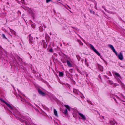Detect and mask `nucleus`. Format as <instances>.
<instances>
[{
	"instance_id": "obj_24",
	"label": "nucleus",
	"mask_w": 125,
	"mask_h": 125,
	"mask_svg": "<svg viewBox=\"0 0 125 125\" xmlns=\"http://www.w3.org/2000/svg\"><path fill=\"white\" fill-rule=\"evenodd\" d=\"M1 101H2L4 103L6 104V103H7L6 102H5L4 100H3L2 99H1Z\"/></svg>"
},
{
	"instance_id": "obj_8",
	"label": "nucleus",
	"mask_w": 125,
	"mask_h": 125,
	"mask_svg": "<svg viewBox=\"0 0 125 125\" xmlns=\"http://www.w3.org/2000/svg\"><path fill=\"white\" fill-rule=\"evenodd\" d=\"M38 92L39 94L42 96H44L46 95L45 93L42 92L40 89L38 90Z\"/></svg>"
},
{
	"instance_id": "obj_28",
	"label": "nucleus",
	"mask_w": 125,
	"mask_h": 125,
	"mask_svg": "<svg viewBox=\"0 0 125 125\" xmlns=\"http://www.w3.org/2000/svg\"><path fill=\"white\" fill-rule=\"evenodd\" d=\"M102 7L104 9V10L106 11H107V10L105 8V7L103 6H102Z\"/></svg>"
},
{
	"instance_id": "obj_6",
	"label": "nucleus",
	"mask_w": 125,
	"mask_h": 125,
	"mask_svg": "<svg viewBox=\"0 0 125 125\" xmlns=\"http://www.w3.org/2000/svg\"><path fill=\"white\" fill-rule=\"evenodd\" d=\"M30 43L31 44H32L33 43L34 41L33 40V37L31 36V35H29Z\"/></svg>"
},
{
	"instance_id": "obj_35",
	"label": "nucleus",
	"mask_w": 125,
	"mask_h": 125,
	"mask_svg": "<svg viewBox=\"0 0 125 125\" xmlns=\"http://www.w3.org/2000/svg\"><path fill=\"white\" fill-rule=\"evenodd\" d=\"M71 28H73V29H75V28H75V27H73V26H71Z\"/></svg>"
},
{
	"instance_id": "obj_17",
	"label": "nucleus",
	"mask_w": 125,
	"mask_h": 125,
	"mask_svg": "<svg viewBox=\"0 0 125 125\" xmlns=\"http://www.w3.org/2000/svg\"><path fill=\"white\" fill-rule=\"evenodd\" d=\"M63 113L65 115H67V109H66L64 110L63 112Z\"/></svg>"
},
{
	"instance_id": "obj_14",
	"label": "nucleus",
	"mask_w": 125,
	"mask_h": 125,
	"mask_svg": "<svg viewBox=\"0 0 125 125\" xmlns=\"http://www.w3.org/2000/svg\"><path fill=\"white\" fill-rule=\"evenodd\" d=\"M63 74L62 72H59V76L60 77H62L63 76Z\"/></svg>"
},
{
	"instance_id": "obj_21",
	"label": "nucleus",
	"mask_w": 125,
	"mask_h": 125,
	"mask_svg": "<svg viewBox=\"0 0 125 125\" xmlns=\"http://www.w3.org/2000/svg\"><path fill=\"white\" fill-rule=\"evenodd\" d=\"M2 37L3 38H5L6 39H7L6 38L5 36V35L4 34H2Z\"/></svg>"
},
{
	"instance_id": "obj_32",
	"label": "nucleus",
	"mask_w": 125,
	"mask_h": 125,
	"mask_svg": "<svg viewBox=\"0 0 125 125\" xmlns=\"http://www.w3.org/2000/svg\"><path fill=\"white\" fill-rule=\"evenodd\" d=\"M42 25H43V26L45 28H46V26L44 25V24H42Z\"/></svg>"
},
{
	"instance_id": "obj_18",
	"label": "nucleus",
	"mask_w": 125,
	"mask_h": 125,
	"mask_svg": "<svg viewBox=\"0 0 125 125\" xmlns=\"http://www.w3.org/2000/svg\"><path fill=\"white\" fill-rule=\"evenodd\" d=\"M78 42L80 45H83V43L80 40H78Z\"/></svg>"
},
{
	"instance_id": "obj_30",
	"label": "nucleus",
	"mask_w": 125,
	"mask_h": 125,
	"mask_svg": "<svg viewBox=\"0 0 125 125\" xmlns=\"http://www.w3.org/2000/svg\"><path fill=\"white\" fill-rule=\"evenodd\" d=\"M18 96H19L21 98V99H24L23 98H22V97L19 95V94L18 95Z\"/></svg>"
},
{
	"instance_id": "obj_43",
	"label": "nucleus",
	"mask_w": 125,
	"mask_h": 125,
	"mask_svg": "<svg viewBox=\"0 0 125 125\" xmlns=\"http://www.w3.org/2000/svg\"><path fill=\"white\" fill-rule=\"evenodd\" d=\"M36 38H37V39H38V37H36Z\"/></svg>"
},
{
	"instance_id": "obj_44",
	"label": "nucleus",
	"mask_w": 125,
	"mask_h": 125,
	"mask_svg": "<svg viewBox=\"0 0 125 125\" xmlns=\"http://www.w3.org/2000/svg\"><path fill=\"white\" fill-rule=\"evenodd\" d=\"M21 101H22V99H21Z\"/></svg>"
},
{
	"instance_id": "obj_27",
	"label": "nucleus",
	"mask_w": 125,
	"mask_h": 125,
	"mask_svg": "<svg viewBox=\"0 0 125 125\" xmlns=\"http://www.w3.org/2000/svg\"><path fill=\"white\" fill-rule=\"evenodd\" d=\"M21 2L22 4H25V1L24 0H21Z\"/></svg>"
},
{
	"instance_id": "obj_16",
	"label": "nucleus",
	"mask_w": 125,
	"mask_h": 125,
	"mask_svg": "<svg viewBox=\"0 0 125 125\" xmlns=\"http://www.w3.org/2000/svg\"><path fill=\"white\" fill-rule=\"evenodd\" d=\"M114 122L112 121H111L110 122V123L112 125H114L115 124V123L116 122L114 120Z\"/></svg>"
},
{
	"instance_id": "obj_4",
	"label": "nucleus",
	"mask_w": 125,
	"mask_h": 125,
	"mask_svg": "<svg viewBox=\"0 0 125 125\" xmlns=\"http://www.w3.org/2000/svg\"><path fill=\"white\" fill-rule=\"evenodd\" d=\"M62 62L63 63L66 62H67V64L69 67H72V64H71L70 61L68 60H67L65 61L63 60V59H62Z\"/></svg>"
},
{
	"instance_id": "obj_42",
	"label": "nucleus",
	"mask_w": 125,
	"mask_h": 125,
	"mask_svg": "<svg viewBox=\"0 0 125 125\" xmlns=\"http://www.w3.org/2000/svg\"><path fill=\"white\" fill-rule=\"evenodd\" d=\"M50 35H51V33H50Z\"/></svg>"
},
{
	"instance_id": "obj_19",
	"label": "nucleus",
	"mask_w": 125,
	"mask_h": 125,
	"mask_svg": "<svg viewBox=\"0 0 125 125\" xmlns=\"http://www.w3.org/2000/svg\"><path fill=\"white\" fill-rule=\"evenodd\" d=\"M10 31L12 33L14 34L15 33L14 31L10 29V28H9Z\"/></svg>"
},
{
	"instance_id": "obj_40",
	"label": "nucleus",
	"mask_w": 125,
	"mask_h": 125,
	"mask_svg": "<svg viewBox=\"0 0 125 125\" xmlns=\"http://www.w3.org/2000/svg\"><path fill=\"white\" fill-rule=\"evenodd\" d=\"M67 6L70 9H71V8H70V7L69 6H68V5H67Z\"/></svg>"
},
{
	"instance_id": "obj_13",
	"label": "nucleus",
	"mask_w": 125,
	"mask_h": 125,
	"mask_svg": "<svg viewBox=\"0 0 125 125\" xmlns=\"http://www.w3.org/2000/svg\"><path fill=\"white\" fill-rule=\"evenodd\" d=\"M43 25L42 24L41 26H40L39 30L40 31H42L43 30Z\"/></svg>"
},
{
	"instance_id": "obj_37",
	"label": "nucleus",
	"mask_w": 125,
	"mask_h": 125,
	"mask_svg": "<svg viewBox=\"0 0 125 125\" xmlns=\"http://www.w3.org/2000/svg\"><path fill=\"white\" fill-rule=\"evenodd\" d=\"M45 109L46 110H48V109L47 107H46L45 108Z\"/></svg>"
},
{
	"instance_id": "obj_31",
	"label": "nucleus",
	"mask_w": 125,
	"mask_h": 125,
	"mask_svg": "<svg viewBox=\"0 0 125 125\" xmlns=\"http://www.w3.org/2000/svg\"><path fill=\"white\" fill-rule=\"evenodd\" d=\"M113 98L114 100L115 101V102L116 103H117V101H116V99L114 97H113Z\"/></svg>"
},
{
	"instance_id": "obj_15",
	"label": "nucleus",
	"mask_w": 125,
	"mask_h": 125,
	"mask_svg": "<svg viewBox=\"0 0 125 125\" xmlns=\"http://www.w3.org/2000/svg\"><path fill=\"white\" fill-rule=\"evenodd\" d=\"M64 106L69 110L70 111V107L69 106L67 105H64Z\"/></svg>"
},
{
	"instance_id": "obj_11",
	"label": "nucleus",
	"mask_w": 125,
	"mask_h": 125,
	"mask_svg": "<svg viewBox=\"0 0 125 125\" xmlns=\"http://www.w3.org/2000/svg\"><path fill=\"white\" fill-rule=\"evenodd\" d=\"M45 36L46 42H49V39L50 38V37L48 35H47L46 33L45 34Z\"/></svg>"
},
{
	"instance_id": "obj_9",
	"label": "nucleus",
	"mask_w": 125,
	"mask_h": 125,
	"mask_svg": "<svg viewBox=\"0 0 125 125\" xmlns=\"http://www.w3.org/2000/svg\"><path fill=\"white\" fill-rule=\"evenodd\" d=\"M3 50L2 49V48L0 46V57L2 58L4 57V55L3 54Z\"/></svg>"
},
{
	"instance_id": "obj_39",
	"label": "nucleus",
	"mask_w": 125,
	"mask_h": 125,
	"mask_svg": "<svg viewBox=\"0 0 125 125\" xmlns=\"http://www.w3.org/2000/svg\"><path fill=\"white\" fill-rule=\"evenodd\" d=\"M116 97L118 99V97H117V96H116Z\"/></svg>"
},
{
	"instance_id": "obj_33",
	"label": "nucleus",
	"mask_w": 125,
	"mask_h": 125,
	"mask_svg": "<svg viewBox=\"0 0 125 125\" xmlns=\"http://www.w3.org/2000/svg\"><path fill=\"white\" fill-rule=\"evenodd\" d=\"M87 102L88 103L91 104V102L90 101H87Z\"/></svg>"
},
{
	"instance_id": "obj_25",
	"label": "nucleus",
	"mask_w": 125,
	"mask_h": 125,
	"mask_svg": "<svg viewBox=\"0 0 125 125\" xmlns=\"http://www.w3.org/2000/svg\"><path fill=\"white\" fill-rule=\"evenodd\" d=\"M109 83L111 84H112L113 83L112 81L110 80L109 81Z\"/></svg>"
},
{
	"instance_id": "obj_38",
	"label": "nucleus",
	"mask_w": 125,
	"mask_h": 125,
	"mask_svg": "<svg viewBox=\"0 0 125 125\" xmlns=\"http://www.w3.org/2000/svg\"><path fill=\"white\" fill-rule=\"evenodd\" d=\"M102 118L103 119H104V116H102Z\"/></svg>"
},
{
	"instance_id": "obj_22",
	"label": "nucleus",
	"mask_w": 125,
	"mask_h": 125,
	"mask_svg": "<svg viewBox=\"0 0 125 125\" xmlns=\"http://www.w3.org/2000/svg\"><path fill=\"white\" fill-rule=\"evenodd\" d=\"M99 69L100 71H102L103 70V67L101 66L99 67Z\"/></svg>"
},
{
	"instance_id": "obj_3",
	"label": "nucleus",
	"mask_w": 125,
	"mask_h": 125,
	"mask_svg": "<svg viewBox=\"0 0 125 125\" xmlns=\"http://www.w3.org/2000/svg\"><path fill=\"white\" fill-rule=\"evenodd\" d=\"M89 45L90 48L92 49L98 55L100 56V53L98 52L96 50L95 48L93 45L91 44H89Z\"/></svg>"
},
{
	"instance_id": "obj_23",
	"label": "nucleus",
	"mask_w": 125,
	"mask_h": 125,
	"mask_svg": "<svg viewBox=\"0 0 125 125\" xmlns=\"http://www.w3.org/2000/svg\"><path fill=\"white\" fill-rule=\"evenodd\" d=\"M49 52H53V50L52 48L50 49L49 50Z\"/></svg>"
},
{
	"instance_id": "obj_41",
	"label": "nucleus",
	"mask_w": 125,
	"mask_h": 125,
	"mask_svg": "<svg viewBox=\"0 0 125 125\" xmlns=\"http://www.w3.org/2000/svg\"><path fill=\"white\" fill-rule=\"evenodd\" d=\"M17 90H18V92H20L19 91L18 89H17Z\"/></svg>"
},
{
	"instance_id": "obj_34",
	"label": "nucleus",
	"mask_w": 125,
	"mask_h": 125,
	"mask_svg": "<svg viewBox=\"0 0 125 125\" xmlns=\"http://www.w3.org/2000/svg\"><path fill=\"white\" fill-rule=\"evenodd\" d=\"M75 30L76 31H79V29H78V28H75Z\"/></svg>"
},
{
	"instance_id": "obj_5",
	"label": "nucleus",
	"mask_w": 125,
	"mask_h": 125,
	"mask_svg": "<svg viewBox=\"0 0 125 125\" xmlns=\"http://www.w3.org/2000/svg\"><path fill=\"white\" fill-rule=\"evenodd\" d=\"M78 114L80 117V118L83 120H86V118L85 115L79 112H78Z\"/></svg>"
},
{
	"instance_id": "obj_29",
	"label": "nucleus",
	"mask_w": 125,
	"mask_h": 125,
	"mask_svg": "<svg viewBox=\"0 0 125 125\" xmlns=\"http://www.w3.org/2000/svg\"><path fill=\"white\" fill-rule=\"evenodd\" d=\"M114 85V86L116 87L117 86V85H119L115 83Z\"/></svg>"
},
{
	"instance_id": "obj_12",
	"label": "nucleus",
	"mask_w": 125,
	"mask_h": 125,
	"mask_svg": "<svg viewBox=\"0 0 125 125\" xmlns=\"http://www.w3.org/2000/svg\"><path fill=\"white\" fill-rule=\"evenodd\" d=\"M54 113L55 115L56 116H57L58 114L56 110L55 109H54Z\"/></svg>"
},
{
	"instance_id": "obj_1",
	"label": "nucleus",
	"mask_w": 125,
	"mask_h": 125,
	"mask_svg": "<svg viewBox=\"0 0 125 125\" xmlns=\"http://www.w3.org/2000/svg\"><path fill=\"white\" fill-rule=\"evenodd\" d=\"M6 104L10 110L15 113V114H14V115L17 120L22 122H25L26 125H29L28 123L30 124L31 121L30 118H29V120H27L24 116L20 114V112L13 107L10 104L7 103Z\"/></svg>"
},
{
	"instance_id": "obj_20",
	"label": "nucleus",
	"mask_w": 125,
	"mask_h": 125,
	"mask_svg": "<svg viewBox=\"0 0 125 125\" xmlns=\"http://www.w3.org/2000/svg\"><path fill=\"white\" fill-rule=\"evenodd\" d=\"M90 12L91 13L93 14H94L95 12H94L93 11L91 10H90Z\"/></svg>"
},
{
	"instance_id": "obj_36",
	"label": "nucleus",
	"mask_w": 125,
	"mask_h": 125,
	"mask_svg": "<svg viewBox=\"0 0 125 125\" xmlns=\"http://www.w3.org/2000/svg\"><path fill=\"white\" fill-rule=\"evenodd\" d=\"M21 94L22 95H23L24 96H25V95L24 94H22V93H21Z\"/></svg>"
},
{
	"instance_id": "obj_2",
	"label": "nucleus",
	"mask_w": 125,
	"mask_h": 125,
	"mask_svg": "<svg viewBox=\"0 0 125 125\" xmlns=\"http://www.w3.org/2000/svg\"><path fill=\"white\" fill-rule=\"evenodd\" d=\"M108 46L112 50L113 52L115 53L116 55L117 56L118 58L121 60H122L123 59V56L122 53L121 52H120L119 54H118L117 53L115 50L113 46L109 44Z\"/></svg>"
},
{
	"instance_id": "obj_7",
	"label": "nucleus",
	"mask_w": 125,
	"mask_h": 125,
	"mask_svg": "<svg viewBox=\"0 0 125 125\" xmlns=\"http://www.w3.org/2000/svg\"><path fill=\"white\" fill-rule=\"evenodd\" d=\"M29 13L31 15L32 17H33V18L34 19L35 14V11L33 10H31L29 11Z\"/></svg>"
},
{
	"instance_id": "obj_10",
	"label": "nucleus",
	"mask_w": 125,
	"mask_h": 125,
	"mask_svg": "<svg viewBox=\"0 0 125 125\" xmlns=\"http://www.w3.org/2000/svg\"><path fill=\"white\" fill-rule=\"evenodd\" d=\"M114 74L115 75V77L116 78V77H120V76L118 73L115 72H114Z\"/></svg>"
},
{
	"instance_id": "obj_26",
	"label": "nucleus",
	"mask_w": 125,
	"mask_h": 125,
	"mask_svg": "<svg viewBox=\"0 0 125 125\" xmlns=\"http://www.w3.org/2000/svg\"><path fill=\"white\" fill-rule=\"evenodd\" d=\"M52 0H46V2L47 3H48L49 2L52 1Z\"/></svg>"
}]
</instances>
